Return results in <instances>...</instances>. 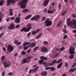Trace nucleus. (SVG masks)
I'll return each mask as SVG.
<instances>
[{
    "label": "nucleus",
    "mask_w": 76,
    "mask_h": 76,
    "mask_svg": "<svg viewBox=\"0 0 76 76\" xmlns=\"http://www.w3.org/2000/svg\"><path fill=\"white\" fill-rule=\"evenodd\" d=\"M66 22L67 25L71 28L74 27V25L76 24V20L74 19L72 20V21H71L70 18L66 19Z\"/></svg>",
    "instance_id": "f257e3e1"
},
{
    "label": "nucleus",
    "mask_w": 76,
    "mask_h": 76,
    "mask_svg": "<svg viewBox=\"0 0 76 76\" xmlns=\"http://www.w3.org/2000/svg\"><path fill=\"white\" fill-rule=\"evenodd\" d=\"M27 2L28 0H21L18 3V5L20 6L21 9H24L26 7Z\"/></svg>",
    "instance_id": "f03ea898"
},
{
    "label": "nucleus",
    "mask_w": 76,
    "mask_h": 76,
    "mask_svg": "<svg viewBox=\"0 0 76 76\" xmlns=\"http://www.w3.org/2000/svg\"><path fill=\"white\" fill-rule=\"evenodd\" d=\"M32 58L31 56H28L26 58H24L21 64H23L24 63H29L31 62V59Z\"/></svg>",
    "instance_id": "7ed1b4c3"
},
{
    "label": "nucleus",
    "mask_w": 76,
    "mask_h": 76,
    "mask_svg": "<svg viewBox=\"0 0 76 76\" xmlns=\"http://www.w3.org/2000/svg\"><path fill=\"white\" fill-rule=\"evenodd\" d=\"M27 27H24L21 30V31L22 32L24 31V32H28L30 31V29H31V24H28L27 25Z\"/></svg>",
    "instance_id": "20e7f679"
},
{
    "label": "nucleus",
    "mask_w": 76,
    "mask_h": 76,
    "mask_svg": "<svg viewBox=\"0 0 76 76\" xmlns=\"http://www.w3.org/2000/svg\"><path fill=\"white\" fill-rule=\"evenodd\" d=\"M19 1V0H8L7 1V6H8L12 4H14L16 2Z\"/></svg>",
    "instance_id": "39448f33"
},
{
    "label": "nucleus",
    "mask_w": 76,
    "mask_h": 76,
    "mask_svg": "<svg viewBox=\"0 0 76 76\" xmlns=\"http://www.w3.org/2000/svg\"><path fill=\"white\" fill-rule=\"evenodd\" d=\"M45 24L47 26H49L52 25V23L51 21L47 20H45Z\"/></svg>",
    "instance_id": "423d86ee"
},
{
    "label": "nucleus",
    "mask_w": 76,
    "mask_h": 76,
    "mask_svg": "<svg viewBox=\"0 0 76 76\" xmlns=\"http://www.w3.org/2000/svg\"><path fill=\"white\" fill-rule=\"evenodd\" d=\"M75 50V48L72 46L70 47L69 49V53L70 54H74L75 53L74 50Z\"/></svg>",
    "instance_id": "0eeeda50"
},
{
    "label": "nucleus",
    "mask_w": 76,
    "mask_h": 76,
    "mask_svg": "<svg viewBox=\"0 0 76 76\" xmlns=\"http://www.w3.org/2000/svg\"><path fill=\"white\" fill-rule=\"evenodd\" d=\"M13 47L11 45H8V46L7 47V50H8V51L9 52H12L13 50Z\"/></svg>",
    "instance_id": "6e6552de"
},
{
    "label": "nucleus",
    "mask_w": 76,
    "mask_h": 76,
    "mask_svg": "<svg viewBox=\"0 0 76 76\" xmlns=\"http://www.w3.org/2000/svg\"><path fill=\"white\" fill-rule=\"evenodd\" d=\"M15 26V23H11V24H10V26L8 27V28L10 30L13 29L14 28Z\"/></svg>",
    "instance_id": "1a4fd4ad"
},
{
    "label": "nucleus",
    "mask_w": 76,
    "mask_h": 76,
    "mask_svg": "<svg viewBox=\"0 0 76 76\" xmlns=\"http://www.w3.org/2000/svg\"><path fill=\"white\" fill-rule=\"evenodd\" d=\"M36 46V42H34L31 43L30 45H29V47L31 48H33Z\"/></svg>",
    "instance_id": "9d476101"
},
{
    "label": "nucleus",
    "mask_w": 76,
    "mask_h": 76,
    "mask_svg": "<svg viewBox=\"0 0 76 76\" xmlns=\"http://www.w3.org/2000/svg\"><path fill=\"white\" fill-rule=\"evenodd\" d=\"M20 17H17V18H15V20H14V21H15V23L17 24L19 23H20Z\"/></svg>",
    "instance_id": "9b49d317"
},
{
    "label": "nucleus",
    "mask_w": 76,
    "mask_h": 76,
    "mask_svg": "<svg viewBox=\"0 0 76 76\" xmlns=\"http://www.w3.org/2000/svg\"><path fill=\"white\" fill-rule=\"evenodd\" d=\"M11 65L10 63H5L4 64V67L7 68L9 67Z\"/></svg>",
    "instance_id": "f8f14e48"
},
{
    "label": "nucleus",
    "mask_w": 76,
    "mask_h": 76,
    "mask_svg": "<svg viewBox=\"0 0 76 76\" xmlns=\"http://www.w3.org/2000/svg\"><path fill=\"white\" fill-rule=\"evenodd\" d=\"M41 51L42 52H47L48 51V50L46 49V48L45 47H43L41 48Z\"/></svg>",
    "instance_id": "ddd939ff"
},
{
    "label": "nucleus",
    "mask_w": 76,
    "mask_h": 76,
    "mask_svg": "<svg viewBox=\"0 0 76 76\" xmlns=\"http://www.w3.org/2000/svg\"><path fill=\"white\" fill-rule=\"evenodd\" d=\"M35 21L36 22H37L38 21V20L39 19H40V16L39 15H37L35 16Z\"/></svg>",
    "instance_id": "4468645a"
},
{
    "label": "nucleus",
    "mask_w": 76,
    "mask_h": 76,
    "mask_svg": "<svg viewBox=\"0 0 76 76\" xmlns=\"http://www.w3.org/2000/svg\"><path fill=\"white\" fill-rule=\"evenodd\" d=\"M40 31L39 28H38L35 31H33L32 32V34L35 35Z\"/></svg>",
    "instance_id": "2eb2a0df"
},
{
    "label": "nucleus",
    "mask_w": 76,
    "mask_h": 76,
    "mask_svg": "<svg viewBox=\"0 0 76 76\" xmlns=\"http://www.w3.org/2000/svg\"><path fill=\"white\" fill-rule=\"evenodd\" d=\"M49 0H45L44 1L43 3V5L44 6H47L49 3Z\"/></svg>",
    "instance_id": "dca6fc26"
},
{
    "label": "nucleus",
    "mask_w": 76,
    "mask_h": 76,
    "mask_svg": "<svg viewBox=\"0 0 76 76\" xmlns=\"http://www.w3.org/2000/svg\"><path fill=\"white\" fill-rule=\"evenodd\" d=\"M32 16V15H28L25 18V20H28L30 19Z\"/></svg>",
    "instance_id": "f3484780"
},
{
    "label": "nucleus",
    "mask_w": 76,
    "mask_h": 76,
    "mask_svg": "<svg viewBox=\"0 0 76 76\" xmlns=\"http://www.w3.org/2000/svg\"><path fill=\"white\" fill-rule=\"evenodd\" d=\"M39 48V47H36L34 48L33 49V52L34 53L36 52V50H38Z\"/></svg>",
    "instance_id": "a211bd4d"
},
{
    "label": "nucleus",
    "mask_w": 76,
    "mask_h": 76,
    "mask_svg": "<svg viewBox=\"0 0 76 76\" xmlns=\"http://www.w3.org/2000/svg\"><path fill=\"white\" fill-rule=\"evenodd\" d=\"M47 74V72L46 71H44L41 73V75L43 76H46Z\"/></svg>",
    "instance_id": "6ab92c4d"
},
{
    "label": "nucleus",
    "mask_w": 76,
    "mask_h": 76,
    "mask_svg": "<svg viewBox=\"0 0 76 76\" xmlns=\"http://www.w3.org/2000/svg\"><path fill=\"white\" fill-rule=\"evenodd\" d=\"M40 59L44 60H46L48 59V58H47L44 57L43 56H41Z\"/></svg>",
    "instance_id": "aec40b11"
},
{
    "label": "nucleus",
    "mask_w": 76,
    "mask_h": 76,
    "mask_svg": "<svg viewBox=\"0 0 76 76\" xmlns=\"http://www.w3.org/2000/svg\"><path fill=\"white\" fill-rule=\"evenodd\" d=\"M14 42L15 44L17 45H19L21 44V42H18V41H17V40L14 41Z\"/></svg>",
    "instance_id": "412c9836"
},
{
    "label": "nucleus",
    "mask_w": 76,
    "mask_h": 76,
    "mask_svg": "<svg viewBox=\"0 0 76 76\" xmlns=\"http://www.w3.org/2000/svg\"><path fill=\"white\" fill-rule=\"evenodd\" d=\"M4 1L3 0H1L0 1V6H2L4 4Z\"/></svg>",
    "instance_id": "4be33fe9"
},
{
    "label": "nucleus",
    "mask_w": 76,
    "mask_h": 76,
    "mask_svg": "<svg viewBox=\"0 0 76 76\" xmlns=\"http://www.w3.org/2000/svg\"><path fill=\"white\" fill-rule=\"evenodd\" d=\"M42 35V34H39V35H38V36H37L36 37H35V39H39V38L41 37V36Z\"/></svg>",
    "instance_id": "5701e85b"
},
{
    "label": "nucleus",
    "mask_w": 76,
    "mask_h": 76,
    "mask_svg": "<svg viewBox=\"0 0 76 76\" xmlns=\"http://www.w3.org/2000/svg\"><path fill=\"white\" fill-rule=\"evenodd\" d=\"M28 9H26L23 10V13H25L26 12H28Z\"/></svg>",
    "instance_id": "b1692460"
},
{
    "label": "nucleus",
    "mask_w": 76,
    "mask_h": 76,
    "mask_svg": "<svg viewBox=\"0 0 76 76\" xmlns=\"http://www.w3.org/2000/svg\"><path fill=\"white\" fill-rule=\"evenodd\" d=\"M62 64H63V63L61 62L60 64L58 65L57 68H61V66H62Z\"/></svg>",
    "instance_id": "393cba45"
},
{
    "label": "nucleus",
    "mask_w": 76,
    "mask_h": 76,
    "mask_svg": "<svg viewBox=\"0 0 76 76\" xmlns=\"http://www.w3.org/2000/svg\"><path fill=\"white\" fill-rule=\"evenodd\" d=\"M76 69V68H74L71 69L69 70V72H73Z\"/></svg>",
    "instance_id": "a878e982"
},
{
    "label": "nucleus",
    "mask_w": 76,
    "mask_h": 76,
    "mask_svg": "<svg viewBox=\"0 0 76 76\" xmlns=\"http://www.w3.org/2000/svg\"><path fill=\"white\" fill-rule=\"evenodd\" d=\"M38 67H36L35 68L33 69H32V72H36V71H37L38 70Z\"/></svg>",
    "instance_id": "bb28decb"
},
{
    "label": "nucleus",
    "mask_w": 76,
    "mask_h": 76,
    "mask_svg": "<svg viewBox=\"0 0 76 76\" xmlns=\"http://www.w3.org/2000/svg\"><path fill=\"white\" fill-rule=\"evenodd\" d=\"M3 16V14L1 13H0V23L2 20V17Z\"/></svg>",
    "instance_id": "cd10ccee"
},
{
    "label": "nucleus",
    "mask_w": 76,
    "mask_h": 76,
    "mask_svg": "<svg viewBox=\"0 0 76 76\" xmlns=\"http://www.w3.org/2000/svg\"><path fill=\"white\" fill-rule=\"evenodd\" d=\"M74 55H72L71 56H69V59H72L74 58Z\"/></svg>",
    "instance_id": "c85d7f7f"
},
{
    "label": "nucleus",
    "mask_w": 76,
    "mask_h": 76,
    "mask_svg": "<svg viewBox=\"0 0 76 76\" xmlns=\"http://www.w3.org/2000/svg\"><path fill=\"white\" fill-rule=\"evenodd\" d=\"M51 13H54L56 11V9H53L52 10H51Z\"/></svg>",
    "instance_id": "c756f323"
},
{
    "label": "nucleus",
    "mask_w": 76,
    "mask_h": 76,
    "mask_svg": "<svg viewBox=\"0 0 76 76\" xmlns=\"http://www.w3.org/2000/svg\"><path fill=\"white\" fill-rule=\"evenodd\" d=\"M56 49L57 50H59L60 51H62L63 50H64V48L63 47V48H61L60 49Z\"/></svg>",
    "instance_id": "7c9ffc66"
},
{
    "label": "nucleus",
    "mask_w": 76,
    "mask_h": 76,
    "mask_svg": "<svg viewBox=\"0 0 76 76\" xmlns=\"http://www.w3.org/2000/svg\"><path fill=\"white\" fill-rule=\"evenodd\" d=\"M29 42H26V43H24L23 45V46H25L29 44Z\"/></svg>",
    "instance_id": "2f4dec72"
},
{
    "label": "nucleus",
    "mask_w": 76,
    "mask_h": 76,
    "mask_svg": "<svg viewBox=\"0 0 76 76\" xmlns=\"http://www.w3.org/2000/svg\"><path fill=\"white\" fill-rule=\"evenodd\" d=\"M51 71L52 72L55 71L56 68L55 67H50Z\"/></svg>",
    "instance_id": "473e14b6"
},
{
    "label": "nucleus",
    "mask_w": 76,
    "mask_h": 76,
    "mask_svg": "<svg viewBox=\"0 0 76 76\" xmlns=\"http://www.w3.org/2000/svg\"><path fill=\"white\" fill-rule=\"evenodd\" d=\"M67 13L66 10L64 11L61 14V16H64Z\"/></svg>",
    "instance_id": "72a5a7b5"
},
{
    "label": "nucleus",
    "mask_w": 76,
    "mask_h": 76,
    "mask_svg": "<svg viewBox=\"0 0 76 76\" xmlns=\"http://www.w3.org/2000/svg\"><path fill=\"white\" fill-rule=\"evenodd\" d=\"M43 43L45 45H47L48 44V42L47 41H44Z\"/></svg>",
    "instance_id": "f704fd0d"
},
{
    "label": "nucleus",
    "mask_w": 76,
    "mask_h": 76,
    "mask_svg": "<svg viewBox=\"0 0 76 76\" xmlns=\"http://www.w3.org/2000/svg\"><path fill=\"white\" fill-rule=\"evenodd\" d=\"M26 54V53L24 51H23L21 52V55H25Z\"/></svg>",
    "instance_id": "c9c22d12"
},
{
    "label": "nucleus",
    "mask_w": 76,
    "mask_h": 76,
    "mask_svg": "<svg viewBox=\"0 0 76 76\" xmlns=\"http://www.w3.org/2000/svg\"><path fill=\"white\" fill-rule=\"evenodd\" d=\"M10 19L11 20H14L15 19V18L14 17H12L10 18Z\"/></svg>",
    "instance_id": "e433bc0d"
},
{
    "label": "nucleus",
    "mask_w": 76,
    "mask_h": 76,
    "mask_svg": "<svg viewBox=\"0 0 76 76\" xmlns=\"http://www.w3.org/2000/svg\"><path fill=\"white\" fill-rule=\"evenodd\" d=\"M46 19V17L45 16L43 17L42 18V21H45Z\"/></svg>",
    "instance_id": "4c0bfd02"
},
{
    "label": "nucleus",
    "mask_w": 76,
    "mask_h": 76,
    "mask_svg": "<svg viewBox=\"0 0 76 76\" xmlns=\"http://www.w3.org/2000/svg\"><path fill=\"white\" fill-rule=\"evenodd\" d=\"M52 63L53 64L54 63H57V61L56 60H54L52 61Z\"/></svg>",
    "instance_id": "58836bf2"
},
{
    "label": "nucleus",
    "mask_w": 76,
    "mask_h": 76,
    "mask_svg": "<svg viewBox=\"0 0 76 76\" xmlns=\"http://www.w3.org/2000/svg\"><path fill=\"white\" fill-rule=\"evenodd\" d=\"M61 24V22H59V23H58L57 24V27H59L60 26Z\"/></svg>",
    "instance_id": "ea45409f"
},
{
    "label": "nucleus",
    "mask_w": 76,
    "mask_h": 76,
    "mask_svg": "<svg viewBox=\"0 0 76 76\" xmlns=\"http://www.w3.org/2000/svg\"><path fill=\"white\" fill-rule=\"evenodd\" d=\"M38 63L39 64H42L43 63V61L42 60H39L38 61Z\"/></svg>",
    "instance_id": "a19ab883"
},
{
    "label": "nucleus",
    "mask_w": 76,
    "mask_h": 76,
    "mask_svg": "<svg viewBox=\"0 0 76 76\" xmlns=\"http://www.w3.org/2000/svg\"><path fill=\"white\" fill-rule=\"evenodd\" d=\"M29 48L28 46L24 47L23 48V49L24 50H26L27 49Z\"/></svg>",
    "instance_id": "79ce46f5"
},
{
    "label": "nucleus",
    "mask_w": 76,
    "mask_h": 76,
    "mask_svg": "<svg viewBox=\"0 0 76 76\" xmlns=\"http://www.w3.org/2000/svg\"><path fill=\"white\" fill-rule=\"evenodd\" d=\"M5 75V72L4 71H3L1 73V75L2 76H4Z\"/></svg>",
    "instance_id": "37998d69"
},
{
    "label": "nucleus",
    "mask_w": 76,
    "mask_h": 76,
    "mask_svg": "<svg viewBox=\"0 0 76 76\" xmlns=\"http://www.w3.org/2000/svg\"><path fill=\"white\" fill-rule=\"evenodd\" d=\"M35 16L31 18V20L32 21L34 20H35Z\"/></svg>",
    "instance_id": "c03bdc74"
},
{
    "label": "nucleus",
    "mask_w": 76,
    "mask_h": 76,
    "mask_svg": "<svg viewBox=\"0 0 76 76\" xmlns=\"http://www.w3.org/2000/svg\"><path fill=\"white\" fill-rule=\"evenodd\" d=\"M62 61V60L61 59H59L58 60V61H57V63L58 64H59V63H60V62H61V61Z\"/></svg>",
    "instance_id": "a18cd8bd"
},
{
    "label": "nucleus",
    "mask_w": 76,
    "mask_h": 76,
    "mask_svg": "<svg viewBox=\"0 0 76 76\" xmlns=\"http://www.w3.org/2000/svg\"><path fill=\"white\" fill-rule=\"evenodd\" d=\"M63 32L64 33H66L67 32V30H66V29H63Z\"/></svg>",
    "instance_id": "49530a36"
},
{
    "label": "nucleus",
    "mask_w": 76,
    "mask_h": 76,
    "mask_svg": "<svg viewBox=\"0 0 76 76\" xmlns=\"http://www.w3.org/2000/svg\"><path fill=\"white\" fill-rule=\"evenodd\" d=\"M72 16L74 18H76V15L75 13H73L72 14Z\"/></svg>",
    "instance_id": "de8ad7c7"
},
{
    "label": "nucleus",
    "mask_w": 76,
    "mask_h": 76,
    "mask_svg": "<svg viewBox=\"0 0 76 76\" xmlns=\"http://www.w3.org/2000/svg\"><path fill=\"white\" fill-rule=\"evenodd\" d=\"M50 68H51L50 67H48L45 68V70L50 69Z\"/></svg>",
    "instance_id": "09e8293b"
},
{
    "label": "nucleus",
    "mask_w": 76,
    "mask_h": 76,
    "mask_svg": "<svg viewBox=\"0 0 76 76\" xmlns=\"http://www.w3.org/2000/svg\"><path fill=\"white\" fill-rule=\"evenodd\" d=\"M76 66V63H74L72 65V67H74Z\"/></svg>",
    "instance_id": "8fccbe9b"
},
{
    "label": "nucleus",
    "mask_w": 76,
    "mask_h": 76,
    "mask_svg": "<svg viewBox=\"0 0 76 76\" xmlns=\"http://www.w3.org/2000/svg\"><path fill=\"white\" fill-rule=\"evenodd\" d=\"M13 74V73L12 72H10L8 74V75L10 76L12 75Z\"/></svg>",
    "instance_id": "3c124183"
},
{
    "label": "nucleus",
    "mask_w": 76,
    "mask_h": 76,
    "mask_svg": "<svg viewBox=\"0 0 76 76\" xmlns=\"http://www.w3.org/2000/svg\"><path fill=\"white\" fill-rule=\"evenodd\" d=\"M20 26V24H17L16 25V28H18Z\"/></svg>",
    "instance_id": "603ef678"
},
{
    "label": "nucleus",
    "mask_w": 76,
    "mask_h": 76,
    "mask_svg": "<svg viewBox=\"0 0 76 76\" xmlns=\"http://www.w3.org/2000/svg\"><path fill=\"white\" fill-rule=\"evenodd\" d=\"M67 37V35H64V36L63 38L64 39H66Z\"/></svg>",
    "instance_id": "864d4df0"
},
{
    "label": "nucleus",
    "mask_w": 76,
    "mask_h": 76,
    "mask_svg": "<svg viewBox=\"0 0 76 76\" xmlns=\"http://www.w3.org/2000/svg\"><path fill=\"white\" fill-rule=\"evenodd\" d=\"M46 30L48 31L49 32H50V31L51 29L50 28H46Z\"/></svg>",
    "instance_id": "5fc2aeb1"
},
{
    "label": "nucleus",
    "mask_w": 76,
    "mask_h": 76,
    "mask_svg": "<svg viewBox=\"0 0 76 76\" xmlns=\"http://www.w3.org/2000/svg\"><path fill=\"white\" fill-rule=\"evenodd\" d=\"M51 10H48V13H51Z\"/></svg>",
    "instance_id": "6e6d98bb"
},
{
    "label": "nucleus",
    "mask_w": 76,
    "mask_h": 76,
    "mask_svg": "<svg viewBox=\"0 0 76 76\" xmlns=\"http://www.w3.org/2000/svg\"><path fill=\"white\" fill-rule=\"evenodd\" d=\"M61 5L60 4H59V5H58V8L59 9H60L61 8Z\"/></svg>",
    "instance_id": "4d7b16f0"
},
{
    "label": "nucleus",
    "mask_w": 76,
    "mask_h": 76,
    "mask_svg": "<svg viewBox=\"0 0 76 76\" xmlns=\"http://www.w3.org/2000/svg\"><path fill=\"white\" fill-rule=\"evenodd\" d=\"M3 34H4V33H1L0 35V37L1 38L2 36L3 35Z\"/></svg>",
    "instance_id": "13d9d810"
},
{
    "label": "nucleus",
    "mask_w": 76,
    "mask_h": 76,
    "mask_svg": "<svg viewBox=\"0 0 76 76\" xmlns=\"http://www.w3.org/2000/svg\"><path fill=\"white\" fill-rule=\"evenodd\" d=\"M30 34H31L30 32H29V33H28L27 34V36L28 37H29L30 36Z\"/></svg>",
    "instance_id": "bf43d9fd"
},
{
    "label": "nucleus",
    "mask_w": 76,
    "mask_h": 76,
    "mask_svg": "<svg viewBox=\"0 0 76 76\" xmlns=\"http://www.w3.org/2000/svg\"><path fill=\"white\" fill-rule=\"evenodd\" d=\"M10 16H12L13 15V13L12 12H10Z\"/></svg>",
    "instance_id": "052dcab7"
},
{
    "label": "nucleus",
    "mask_w": 76,
    "mask_h": 76,
    "mask_svg": "<svg viewBox=\"0 0 76 76\" xmlns=\"http://www.w3.org/2000/svg\"><path fill=\"white\" fill-rule=\"evenodd\" d=\"M21 16V15L20 14H18V16H17V17L18 18H20V17Z\"/></svg>",
    "instance_id": "680f3d73"
},
{
    "label": "nucleus",
    "mask_w": 76,
    "mask_h": 76,
    "mask_svg": "<svg viewBox=\"0 0 76 76\" xmlns=\"http://www.w3.org/2000/svg\"><path fill=\"white\" fill-rule=\"evenodd\" d=\"M43 64L44 65L45 67H46V62H44L43 63Z\"/></svg>",
    "instance_id": "e2e57ef3"
},
{
    "label": "nucleus",
    "mask_w": 76,
    "mask_h": 76,
    "mask_svg": "<svg viewBox=\"0 0 76 76\" xmlns=\"http://www.w3.org/2000/svg\"><path fill=\"white\" fill-rule=\"evenodd\" d=\"M72 32L74 33H76V30H73Z\"/></svg>",
    "instance_id": "0e129e2a"
},
{
    "label": "nucleus",
    "mask_w": 76,
    "mask_h": 76,
    "mask_svg": "<svg viewBox=\"0 0 76 76\" xmlns=\"http://www.w3.org/2000/svg\"><path fill=\"white\" fill-rule=\"evenodd\" d=\"M5 57L4 56H3L1 58V59L2 60H4L5 59Z\"/></svg>",
    "instance_id": "69168bd1"
},
{
    "label": "nucleus",
    "mask_w": 76,
    "mask_h": 76,
    "mask_svg": "<svg viewBox=\"0 0 76 76\" xmlns=\"http://www.w3.org/2000/svg\"><path fill=\"white\" fill-rule=\"evenodd\" d=\"M65 66H68V64L67 63H66L65 64Z\"/></svg>",
    "instance_id": "338daca9"
},
{
    "label": "nucleus",
    "mask_w": 76,
    "mask_h": 76,
    "mask_svg": "<svg viewBox=\"0 0 76 76\" xmlns=\"http://www.w3.org/2000/svg\"><path fill=\"white\" fill-rule=\"evenodd\" d=\"M53 62L52 63H51L50 64H49V66H52V65H53Z\"/></svg>",
    "instance_id": "774afa93"
}]
</instances>
